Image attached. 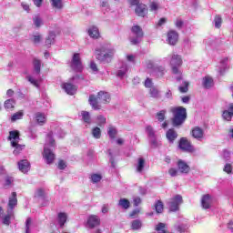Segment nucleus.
Wrapping results in <instances>:
<instances>
[{
    "label": "nucleus",
    "instance_id": "nucleus-1",
    "mask_svg": "<svg viewBox=\"0 0 233 233\" xmlns=\"http://www.w3.org/2000/svg\"><path fill=\"white\" fill-rule=\"evenodd\" d=\"M54 133L49 132L47 134L46 144L44 147V152H43V157L45 159V162L47 165H52L56 159V154H54V151H52L51 148H54L56 147V140H54Z\"/></svg>",
    "mask_w": 233,
    "mask_h": 233
},
{
    "label": "nucleus",
    "instance_id": "nucleus-2",
    "mask_svg": "<svg viewBox=\"0 0 233 233\" xmlns=\"http://www.w3.org/2000/svg\"><path fill=\"white\" fill-rule=\"evenodd\" d=\"M88 101L93 110H101V103H110V94L100 91L96 96V95H91Z\"/></svg>",
    "mask_w": 233,
    "mask_h": 233
},
{
    "label": "nucleus",
    "instance_id": "nucleus-3",
    "mask_svg": "<svg viewBox=\"0 0 233 233\" xmlns=\"http://www.w3.org/2000/svg\"><path fill=\"white\" fill-rule=\"evenodd\" d=\"M165 59L169 61L172 73L177 76V81H181V70H179V67L183 65V58H181V56L172 53Z\"/></svg>",
    "mask_w": 233,
    "mask_h": 233
},
{
    "label": "nucleus",
    "instance_id": "nucleus-4",
    "mask_svg": "<svg viewBox=\"0 0 233 233\" xmlns=\"http://www.w3.org/2000/svg\"><path fill=\"white\" fill-rule=\"evenodd\" d=\"M96 59L101 63H110L116 54L114 47L108 46H102L100 49H96Z\"/></svg>",
    "mask_w": 233,
    "mask_h": 233
},
{
    "label": "nucleus",
    "instance_id": "nucleus-5",
    "mask_svg": "<svg viewBox=\"0 0 233 233\" xmlns=\"http://www.w3.org/2000/svg\"><path fill=\"white\" fill-rule=\"evenodd\" d=\"M33 68L34 72L32 75H28L25 76L27 81L35 86V88H39V76L41 74V60L37 58L33 59Z\"/></svg>",
    "mask_w": 233,
    "mask_h": 233
},
{
    "label": "nucleus",
    "instance_id": "nucleus-6",
    "mask_svg": "<svg viewBox=\"0 0 233 233\" xmlns=\"http://www.w3.org/2000/svg\"><path fill=\"white\" fill-rule=\"evenodd\" d=\"M170 111L173 114L172 125L173 127H181L187 119V108L185 107H172Z\"/></svg>",
    "mask_w": 233,
    "mask_h": 233
},
{
    "label": "nucleus",
    "instance_id": "nucleus-7",
    "mask_svg": "<svg viewBox=\"0 0 233 233\" xmlns=\"http://www.w3.org/2000/svg\"><path fill=\"white\" fill-rule=\"evenodd\" d=\"M131 32L134 36L130 37V41L133 45H139L141 39H143V29L139 25H134L131 28Z\"/></svg>",
    "mask_w": 233,
    "mask_h": 233
},
{
    "label": "nucleus",
    "instance_id": "nucleus-8",
    "mask_svg": "<svg viewBox=\"0 0 233 233\" xmlns=\"http://www.w3.org/2000/svg\"><path fill=\"white\" fill-rule=\"evenodd\" d=\"M183 203V197L181 195H176L167 203L170 212H177L179 210V205Z\"/></svg>",
    "mask_w": 233,
    "mask_h": 233
},
{
    "label": "nucleus",
    "instance_id": "nucleus-9",
    "mask_svg": "<svg viewBox=\"0 0 233 233\" xmlns=\"http://www.w3.org/2000/svg\"><path fill=\"white\" fill-rule=\"evenodd\" d=\"M76 79H79V76H73L70 80V83H64L62 85V88L69 96H74V94H76V92H77V87L74 84H72V83H74V81H76Z\"/></svg>",
    "mask_w": 233,
    "mask_h": 233
},
{
    "label": "nucleus",
    "instance_id": "nucleus-10",
    "mask_svg": "<svg viewBox=\"0 0 233 233\" xmlns=\"http://www.w3.org/2000/svg\"><path fill=\"white\" fill-rule=\"evenodd\" d=\"M71 68L76 72H81V70H83V64L81 63V56H79V53L74 54L71 61Z\"/></svg>",
    "mask_w": 233,
    "mask_h": 233
},
{
    "label": "nucleus",
    "instance_id": "nucleus-11",
    "mask_svg": "<svg viewBox=\"0 0 233 233\" xmlns=\"http://www.w3.org/2000/svg\"><path fill=\"white\" fill-rule=\"evenodd\" d=\"M179 148L184 152H194V146L188 139L182 137L179 141Z\"/></svg>",
    "mask_w": 233,
    "mask_h": 233
},
{
    "label": "nucleus",
    "instance_id": "nucleus-12",
    "mask_svg": "<svg viewBox=\"0 0 233 233\" xmlns=\"http://www.w3.org/2000/svg\"><path fill=\"white\" fill-rule=\"evenodd\" d=\"M101 224V219L97 217V215H91L87 218V227L89 228H95V227H99Z\"/></svg>",
    "mask_w": 233,
    "mask_h": 233
},
{
    "label": "nucleus",
    "instance_id": "nucleus-13",
    "mask_svg": "<svg viewBox=\"0 0 233 233\" xmlns=\"http://www.w3.org/2000/svg\"><path fill=\"white\" fill-rule=\"evenodd\" d=\"M127 72H128V65L127 62H122L116 71V77L123 79L127 76Z\"/></svg>",
    "mask_w": 233,
    "mask_h": 233
},
{
    "label": "nucleus",
    "instance_id": "nucleus-14",
    "mask_svg": "<svg viewBox=\"0 0 233 233\" xmlns=\"http://www.w3.org/2000/svg\"><path fill=\"white\" fill-rule=\"evenodd\" d=\"M146 132L148 137L151 139V144L153 147H157V140L156 139V131L154 130V127L147 126L146 127Z\"/></svg>",
    "mask_w": 233,
    "mask_h": 233
},
{
    "label": "nucleus",
    "instance_id": "nucleus-15",
    "mask_svg": "<svg viewBox=\"0 0 233 233\" xmlns=\"http://www.w3.org/2000/svg\"><path fill=\"white\" fill-rule=\"evenodd\" d=\"M8 140L11 141V147H15V144L21 141V138L19 137V131L17 130L10 131Z\"/></svg>",
    "mask_w": 233,
    "mask_h": 233
},
{
    "label": "nucleus",
    "instance_id": "nucleus-16",
    "mask_svg": "<svg viewBox=\"0 0 233 233\" xmlns=\"http://www.w3.org/2000/svg\"><path fill=\"white\" fill-rule=\"evenodd\" d=\"M226 70H228V57H224L220 60V63L218 66L219 76H223Z\"/></svg>",
    "mask_w": 233,
    "mask_h": 233
},
{
    "label": "nucleus",
    "instance_id": "nucleus-17",
    "mask_svg": "<svg viewBox=\"0 0 233 233\" xmlns=\"http://www.w3.org/2000/svg\"><path fill=\"white\" fill-rule=\"evenodd\" d=\"M179 38V35L176 31H169L167 33V42L169 45L174 46L176 43H177V39Z\"/></svg>",
    "mask_w": 233,
    "mask_h": 233
},
{
    "label": "nucleus",
    "instance_id": "nucleus-18",
    "mask_svg": "<svg viewBox=\"0 0 233 233\" xmlns=\"http://www.w3.org/2000/svg\"><path fill=\"white\" fill-rule=\"evenodd\" d=\"M177 168L180 174H188V172H190V167L183 160H178Z\"/></svg>",
    "mask_w": 233,
    "mask_h": 233
},
{
    "label": "nucleus",
    "instance_id": "nucleus-19",
    "mask_svg": "<svg viewBox=\"0 0 233 233\" xmlns=\"http://www.w3.org/2000/svg\"><path fill=\"white\" fill-rule=\"evenodd\" d=\"M202 208L206 210L212 206V197L210 195H204L201 198Z\"/></svg>",
    "mask_w": 233,
    "mask_h": 233
},
{
    "label": "nucleus",
    "instance_id": "nucleus-20",
    "mask_svg": "<svg viewBox=\"0 0 233 233\" xmlns=\"http://www.w3.org/2000/svg\"><path fill=\"white\" fill-rule=\"evenodd\" d=\"M192 136L195 139H198V141H201V139H203V136H205V131H203L201 127H197L193 128Z\"/></svg>",
    "mask_w": 233,
    "mask_h": 233
},
{
    "label": "nucleus",
    "instance_id": "nucleus-21",
    "mask_svg": "<svg viewBox=\"0 0 233 233\" xmlns=\"http://www.w3.org/2000/svg\"><path fill=\"white\" fill-rule=\"evenodd\" d=\"M135 12L137 15H139V17H145V15H147V12L148 11L144 4H138L137 5Z\"/></svg>",
    "mask_w": 233,
    "mask_h": 233
},
{
    "label": "nucleus",
    "instance_id": "nucleus-22",
    "mask_svg": "<svg viewBox=\"0 0 233 233\" xmlns=\"http://www.w3.org/2000/svg\"><path fill=\"white\" fill-rule=\"evenodd\" d=\"M166 137L169 143H174L177 139V132L174 128L168 129L166 133Z\"/></svg>",
    "mask_w": 233,
    "mask_h": 233
},
{
    "label": "nucleus",
    "instance_id": "nucleus-23",
    "mask_svg": "<svg viewBox=\"0 0 233 233\" xmlns=\"http://www.w3.org/2000/svg\"><path fill=\"white\" fill-rule=\"evenodd\" d=\"M223 119L225 121H231L233 117V104H229L228 110H225L222 114Z\"/></svg>",
    "mask_w": 233,
    "mask_h": 233
},
{
    "label": "nucleus",
    "instance_id": "nucleus-24",
    "mask_svg": "<svg viewBox=\"0 0 233 233\" xmlns=\"http://www.w3.org/2000/svg\"><path fill=\"white\" fill-rule=\"evenodd\" d=\"M18 168L20 172L26 174V172L30 170V163L28 162V160H21L20 162H18Z\"/></svg>",
    "mask_w": 233,
    "mask_h": 233
},
{
    "label": "nucleus",
    "instance_id": "nucleus-25",
    "mask_svg": "<svg viewBox=\"0 0 233 233\" xmlns=\"http://www.w3.org/2000/svg\"><path fill=\"white\" fill-rule=\"evenodd\" d=\"M17 205V193L13 192L12 197L9 198L8 202V209L7 210H14Z\"/></svg>",
    "mask_w": 233,
    "mask_h": 233
},
{
    "label": "nucleus",
    "instance_id": "nucleus-26",
    "mask_svg": "<svg viewBox=\"0 0 233 233\" xmlns=\"http://www.w3.org/2000/svg\"><path fill=\"white\" fill-rule=\"evenodd\" d=\"M68 219V215L66 213L60 212L57 215V223L63 228L65 227V224L66 223V220Z\"/></svg>",
    "mask_w": 233,
    "mask_h": 233
},
{
    "label": "nucleus",
    "instance_id": "nucleus-27",
    "mask_svg": "<svg viewBox=\"0 0 233 233\" xmlns=\"http://www.w3.org/2000/svg\"><path fill=\"white\" fill-rule=\"evenodd\" d=\"M35 119L41 127L46 123V115L45 113L38 112L35 115Z\"/></svg>",
    "mask_w": 233,
    "mask_h": 233
},
{
    "label": "nucleus",
    "instance_id": "nucleus-28",
    "mask_svg": "<svg viewBox=\"0 0 233 233\" xmlns=\"http://www.w3.org/2000/svg\"><path fill=\"white\" fill-rule=\"evenodd\" d=\"M202 86L204 88H212L214 86V79L210 76H205L202 80Z\"/></svg>",
    "mask_w": 233,
    "mask_h": 233
},
{
    "label": "nucleus",
    "instance_id": "nucleus-29",
    "mask_svg": "<svg viewBox=\"0 0 233 233\" xmlns=\"http://www.w3.org/2000/svg\"><path fill=\"white\" fill-rule=\"evenodd\" d=\"M88 35H90L93 39H97V37H99V28L94 25L89 27Z\"/></svg>",
    "mask_w": 233,
    "mask_h": 233
},
{
    "label": "nucleus",
    "instance_id": "nucleus-30",
    "mask_svg": "<svg viewBox=\"0 0 233 233\" xmlns=\"http://www.w3.org/2000/svg\"><path fill=\"white\" fill-rule=\"evenodd\" d=\"M14 216V210L7 209V214L5 217H2L3 225H10V219Z\"/></svg>",
    "mask_w": 233,
    "mask_h": 233
},
{
    "label": "nucleus",
    "instance_id": "nucleus-31",
    "mask_svg": "<svg viewBox=\"0 0 233 233\" xmlns=\"http://www.w3.org/2000/svg\"><path fill=\"white\" fill-rule=\"evenodd\" d=\"M136 169L138 174H141L145 170V158L139 157L136 165Z\"/></svg>",
    "mask_w": 233,
    "mask_h": 233
},
{
    "label": "nucleus",
    "instance_id": "nucleus-32",
    "mask_svg": "<svg viewBox=\"0 0 233 233\" xmlns=\"http://www.w3.org/2000/svg\"><path fill=\"white\" fill-rule=\"evenodd\" d=\"M14 149L13 154L14 156H19L21 151L25 150V145H20L19 142H16L15 146H12Z\"/></svg>",
    "mask_w": 233,
    "mask_h": 233
},
{
    "label": "nucleus",
    "instance_id": "nucleus-33",
    "mask_svg": "<svg viewBox=\"0 0 233 233\" xmlns=\"http://www.w3.org/2000/svg\"><path fill=\"white\" fill-rule=\"evenodd\" d=\"M81 116L84 123H86L87 125L92 123V118L90 117V113L88 111H82Z\"/></svg>",
    "mask_w": 233,
    "mask_h": 233
},
{
    "label": "nucleus",
    "instance_id": "nucleus-34",
    "mask_svg": "<svg viewBox=\"0 0 233 233\" xmlns=\"http://www.w3.org/2000/svg\"><path fill=\"white\" fill-rule=\"evenodd\" d=\"M4 106L6 110H12L15 106V100L14 98L5 100Z\"/></svg>",
    "mask_w": 233,
    "mask_h": 233
},
{
    "label": "nucleus",
    "instance_id": "nucleus-35",
    "mask_svg": "<svg viewBox=\"0 0 233 233\" xmlns=\"http://www.w3.org/2000/svg\"><path fill=\"white\" fill-rule=\"evenodd\" d=\"M166 116H167V110L163 109L157 113L156 118L157 119V121H159V123H163V121H165L166 119Z\"/></svg>",
    "mask_w": 233,
    "mask_h": 233
},
{
    "label": "nucleus",
    "instance_id": "nucleus-36",
    "mask_svg": "<svg viewBox=\"0 0 233 233\" xmlns=\"http://www.w3.org/2000/svg\"><path fill=\"white\" fill-rule=\"evenodd\" d=\"M157 77H163L165 76V68L163 66H156L153 70Z\"/></svg>",
    "mask_w": 233,
    "mask_h": 233
},
{
    "label": "nucleus",
    "instance_id": "nucleus-37",
    "mask_svg": "<svg viewBox=\"0 0 233 233\" xmlns=\"http://www.w3.org/2000/svg\"><path fill=\"white\" fill-rule=\"evenodd\" d=\"M118 205L125 210L130 208V201H128L127 198H121L118 202Z\"/></svg>",
    "mask_w": 233,
    "mask_h": 233
},
{
    "label": "nucleus",
    "instance_id": "nucleus-38",
    "mask_svg": "<svg viewBox=\"0 0 233 233\" xmlns=\"http://www.w3.org/2000/svg\"><path fill=\"white\" fill-rule=\"evenodd\" d=\"M54 43H56V33L50 32L46 40V45H54Z\"/></svg>",
    "mask_w": 233,
    "mask_h": 233
},
{
    "label": "nucleus",
    "instance_id": "nucleus-39",
    "mask_svg": "<svg viewBox=\"0 0 233 233\" xmlns=\"http://www.w3.org/2000/svg\"><path fill=\"white\" fill-rule=\"evenodd\" d=\"M51 5L53 8H56V10H61L63 8L62 0H51Z\"/></svg>",
    "mask_w": 233,
    "mask_h": 233
},
{
    "label": "nucleus",
    "instance_id": "nucleus-40",
    "mask_svg": "<svg viewBox=\"0 0 233 233\" xmlns=\"http://www.w3.org/2000/svg\"><path fill=\"white\" fill-rule=\"evenodd\" d=\"M33 23L36 28H39L40 26H43V18L39 15H35L33 18Z\"/></svg>",
    "mask_w": 233,
    "mask_h": 233
},
{
    "label": "nucleus",
    "instance_id": "nucleus-41",
    "mask_svg": "<svg viewBox=\"0 0 233 233\" xmlns=\"http://www.w3.org/2000/svg\"><path fill=\"white\" fill-rule=\"evenodd\" d=\"M150 12H154V14H157V10H159V3L157 2H150L149 4Z\"/></svg>",
    "mask_w": 233,
    "mask_h": 233
},
{
    "label": "nucleus",
    "instance_id": "nucleus-42",
    "mask_svg": "<svg viewBox=\"0 0 233 233\" xmlns=\"http://www.w3.org/2000/svg\"><path fill=\"white\" fill-rule=\"evenodd\" d=\"M107 134L111 139H114L116 137V136L117 135V129H116V127L110 126L107 128Z\"/></svg>",
    "mask_w": 233,
    "mask_h": 233
},
{
    "label": "nucleus",
    "instance_id": "nucleus-43",
    "mask_svg": "<svg viewBox=\"0 0 233 233\" xmlns=\"http://www.w3.org/2000/svg\"><path fill=\"white\" fill-rule=\"evenodd\" d=\"M42 40H43V36H41L39 33H36L31 38L32 43H34L35 45H39V43H41Z\"/></svg>",
    "mask_w": 233,
    "mask_h": 233
},
{
    "label": "nucleus",
    "instance_id": "nucleus-44",
    "mask_svg": "<svg viewBox=\"0 0 233 233\" xmlns=\"http://www.w3.org/2000/svg\"><path fill=\"white\" fill-rule=\"evenodd\" d=\"M23 116H24V113L22 111H18L11 116V121L14 123L19 119H23Z\"/></svg>",
    "mask_w": 233,
    "mask_h": 233
},
{
    "label": "nucleus",
    "instance_id": "nucleus-45",
    "mask_svg": "<svg viewBox=\"0 0 233 233\" xmlns=\"http://www.w3.org/2000/svg\"><path fill=\"white\" fill-rule=\"evenodd\" d=\"M141 227H143V224L141 223V220H139V219L134 220L131 224V228H133V230H139V228H141Z\"/></svg>",
    "mask_w": 233,
    "mask_h": 233
},
{
    "label": "nucleus",
    "instance_id": "nucleus-46",
    "mask_svg": "<svg viewBox=\"0 0 233 233\" xmlns=\"http://www.w3.org/2000/svg\"><path fill=\"white\" fill-rule=\"evenodd\" d=\"M92 136L95 139H99L101 137V128L95 127L92 129Z\"/></svg>",
    "mask_w": 233,
    "mask_h": 233
},
{
    "label": "nucleus",
    "instance_id": "nucleus-47",
    "mask_svg": "<svg viewBox=\"0 0 233 233\" xmlns=\"http://www.w3.org/2000/svg\"><path fill=\"white\" fill-rule=\"evenodd\" d=\"M149 94L151 97H154L155 99H157V97H159V90H157V88L156 87H151L149 89Z\"/></svg>",
    "mask_w": 233,
    "mask_h": 233
},
{
    "label": "nucleus",
    "instance_id": "nucleus-48",
    "mask_svg": "<svg viewBox=\"0 0 233 233\" xmlns=\"http://www.w3.org/2000/svg\"><path fill=\"white\" fill-rule=\"evenodd\" d=\"M155 208L157 214H161V212H163V202H161L160 200H158L156 204H155Z\"/></svg>",
    "mask_w": 233,
    "mask_h": 233
},
{
    "label": "nucleus",
    "instance_id": "nucleus-49",
    "mask_svg": "<svg viewBox=\"0 0 233 233\" xmlns=\"http://www.w3.org/2000/svg\"><path fill=\"white\" fill-rule=\"evenodd\" d=\"M178 90L181 94H187L188 92V82H183V86H180Z\"/></svg>",
    "mask_w": 233,
    "mask_h": 233
},
{
    "label": "nucleus",
    "instance_id": "nucleus-50",
    "mask_svg": "<svg viewBox=\"0 0 233 233\" xmlns=\"http://www.w3.org/2000/svg\"><path fill=\"white\" fill-rule=\"evenodd\" d=\"M103 179V177L99 174H93L91 175V181L92 183H99Z\"/></svg>",
    "mask_w": 233,
    "mask_h": 233
},
{
    "label": "nucleus",
    "instance_id": "nucleus-51",
    "mask_svg": "<svg viewBox=\"0 0 233 233\" xmlns=\"http://www.w3.org/2000/svg\"><path fill=\"white\" fill-rule=\"evenodd\" d=\"M168 174L171 176V177H176V176H179V170H177L176 167H171L168 170Z\"/></svg>",
    "mask_w": 233,
    "mask_h": 233
},
{
    "label": "nucleus",
    "instance_id": "nucleus-52",
    "mask_svg": "<svg viewBox=\"0 0 233 233\" xmlns=\"http://www.w3.org/2000/svg\"><path fill=\"white\" fill-rule=\"evenodd\" d=\"M45 196H46L45 189L43 188L36 189L35 193V198H45Z\"/></svg>",
    "mask_w": 233,
    "mask_h": 233
},
{
    "label": "nucleus",
    "instance_id": "nucleus-53",
    "mask_svg": "<svg viewBox=\"0 0 233 233\" xmlns=\"http://www.w3.org/2000/svg\"><path fill=\"white\" fill-rule=\"evenodd\" d=\"M214 21H215V27L221 28V23H222L221 16L216 15Z\"/></svg>",
    "mask_w": 233,
    "mask_h": 233
},
{
    "label": "nucleus",
    "instance_id": "nucleus-54",
    "mask_svg": "<svg viewBox=\"0 0 233 233\" xmlns=\"http://www.w3.org/2000/svg\"><path fill=\"white\" fill-rule=\"evenodd\" d=\"M224 172H226V174H233L232 172V164H226L224 166V168H223Z\"/></svg>",
    "mask_w": 233,
    "mask_h": 233
},
{
    "label": "nucleus",
    "instance_id": "nucleus-55",
    "mask_svg": "<svg viewBox=\"0 0 233 233\" xmlns=\"http://www.w3.org/2000/svg\"><path fill=\"white\" fill-rule=\"evenodd\" d=\"M146 67L148 70H152V72H154V68H156V66H154V62L152 60L146 61Z\"/></svg>",
    "mask_w": 233,
    "mask_h": 233
},
{
    "label": "nucleus",
    "instance_id": "nucleus-56",
    "mask_svg": "<svg viewBox=\"0 0 233 233\" xmlns=\"http://www.w3.org/2000/svg\"><path fill=\"white\" fill-rule=\"evenodd\" d=\"M30 227H32V218H28L25 220V233H30Z\"/></svg>",
    "mask_w": 233,
    "mask_h": 233
},
{
    "label": "nucleus",
    "instance_id": "nucleus-57",
    "mask_svg": "<svg viewBox=\"0 0 233 233\" xmlns=\"http://www.w3.org/2000/svg\"><path fill=\"white\" fill-rule=\"evenodd\" d=\"M105 123H106V118H105V116H103L102 115L97 116V124L99 125V127H101L102 125H105Z\"/></svg>",
    "mask_w": 233,
    "mask_h": 233
},
{
    "label": "nucleus",
    "instance_id": "nucleus-58",
    "mask_svg": "<svg viewBox=\"0 0 233 233\" xmlns=\"http://www.w3.org/2000/svg\"><path fill=\"white\" fill-rule=\"evenodd\" d=\"M12 183H14V178L11 177H7L5 178V187H12Z\"/></svg>",
    "mask_w": 233,
    "mask_h": 233
},
{
    "label": "nucleus",
    "instance_id": "nucleus-59",
    "mask_svg": "<svg viewBox=\"0 0 233 233\" xmlns=\"http://www.w3.org/2000/svg\"><path fill=\"white\" fill-rule=\"evenodd\" d=\"M58 168L60 170H65V168H66V163L64 160H60L58 162Z\"/></svg>",
    "mask_w": 233,
    "mask_h": 233
},
{
    "label": "nucleus",
    "instance_id": "nucleus-60",
    "mask_svg": "<svg viewBox=\"0 0 233 233\" xmlns=\"http://www.w3.org/2000/svg\"><path fill=\"white\" fill-rule=\"evenodd\" d=\"M223 157H224V159H226V161H228V159H230V151L224 150L223 151Z\"/></svg>",
    "mask_w": 233,
    "mask_h": 233
},
{
    "label": "nucleus",
    "instance_id": "nucleus-61",
    "mask_svg": "<svg viewBox=\"0 0 233 233\" xmlns=\"http://www.w3.org/2000/svg\"><path fill=\"white\" fill-rule=\"evenodd\" d=\"M177 28H183V20L177 18L175 23Z\"/></svg>",
    "mask_w": 233,
    "mask_h": 233
},
{
    "label": "nucleus",
    "instance_id": "nucleus-62",
    "mask_svg": "<svg viewBox=\"0 0 233 233\" xmlns=\"http://www.w3.org/2000/svg\"><path fill=\"white\" fill-rule=\"evenodd\" d=\"M145 86H146V88H151L152 87V80L150 78L146 79Z\"/></svg>",
    "mask_w": 233,
    "mask_h": 233
},
{
    "label": "nucleus",
    "instance_id": "nucleus-63",
    "mask_svg": "<svg viewBox=\"0 0 233 233\" xmlns=\"http://www.w3.org/2000/svg\"><path fill=\"white\" fill-rule=\"evenodd\" d=\"M109 208H109L108 204L103 205V207H102V214H107Z\"/></svg>",
    "mask_w": 233,
    "mask_h": 233
},
{
    "label": "nucleus",
    "instance_id": "nucleus-64",
    "mask_svg": "<svg viewBox=\"0 0 233 233\" xmlns=\"http://www.w3.org/2000/svg\"><path fill=\"white\" fill-rule=\"evenodd\" d=\"M177 232L183 233L185 230H187V228H185L183 225H178L177 228Z\"/></svg>",
    "mask_w": 233,
    "mask_h": 233
}]
</instances>
